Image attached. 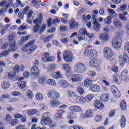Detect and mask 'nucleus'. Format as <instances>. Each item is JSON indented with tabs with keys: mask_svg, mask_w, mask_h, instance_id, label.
<instances>
[{
	"mask_svg": "<svg viewBox=\"0 0 129 129\" xmlns=\"http://www.w3.org/2000/svg\"><path fill=\"white\" fill-rule=\"evenodd\" d=\"M57 112L61 117L64 114H66V111L65 110H59Z\"/></svg>",
	"mask_w": 129,
	"mask_h": 129,
	"instance_id": "nucleus-64",
	"label": "nucleus"
},
{
	"mask_svg": "<svg viewBox=\"0 0 129 129\" xmlns=\"http://www.w3.org/2000/svg\"><path fill=\"white\" fill-rule=\"evenodd\" d=\"M100 98L102 102H107L109 100V95L108 94H102Z\"/></svg>",
	"mask_w": 129,
	"mask_h": 129,
	"instance_id": "nucleus-19",
	"label": "nucleus"
},
{
	"mask_svg": "<svg viewBox=\"0 0 129 129\" xmlns=\"http://www.w3.org/2000/svg\"><path fill=\"white\" fill-rule=\"evenodd\" d=\"M1 87L3 89H8L10 87V83L7 81H3L1 82Z\"/></svg>",
	"mask_w": 129,
	"mask_h": 129,
	"instance_id": "nucleus-29",
	"label": "nucleus"
},
{
	"mask_svg": "<svg viewBox=\"0 0 129 129\" xmlns=\"http://www.w3.org/2000/svg\"><path fill=\"white\" fill-rule=\"evenodd\" d=\"M128 71L127 70H124L121 73V77L122 80H126L128 77Z\"/></svg>",
	"mask_w": 129,
	"mask_h": 129,
	"instance_id": "nucleus-27",
	"label": "nucleus"
},
{
	"mask_svg": "<svg viewBox=\"0 0 129 129\" xmlns=\"http://www.w3.org/2000/svg\"><path fill=\"white\" fill-rule=\"evenodd\" d=\"M73 78H72V82H76L77 81H82L83 79L82 75L81 74H74L73 76Z\"/></svg>",
	"mask_w": 129,
	"mask_h": 129,
	"instance_id": "nucleus-14",
	"label": "nucleus"
},
{
	"mask_svg": "<svg viewBox=\"0 0 129 129\" xmlns=\"http://www.w3.org/2000/svg\"><path fill=\"white\" fill-rule=\"evenodd\" d=\"M69 29L70 30H74L77 27H78V23L75 21L74 18H72L69 20Z\"/></svg>",
	"mask_w": 129,
	"mask_h": 129,
	"instance_id": "nucleus-12",
	"label": "nucleus"
},
{
	"mask_svg": "<svg viewBox=\"0 0 129 129\" xmlns=\"http://www.w3.org/2000/svg\"><path fill=\"white\" fill-rule=\"evenodd\" d=\"M93 26L95 31H100V24H98V21L95 20L93 23Z\"/></svg>",
	"mask_w": 129,
	"mask_h": 129,
	"instance_id": "nucleus-24",
	"label": "nucleus"
},
{
	"mask_svg": "<svg viewBox=\"0 0 129 129\" xmlns=\"http://www.w3.org/2000/svg\"><path fill=\"white\" fill-rule=\"evenodd\" d=\"M75 98L76 102H77L78 104H84V103H85V98H83V97H80L77 95Z\"/></svg>",
	"mask_w": 129,
	"mask_h": 129,
	"instance_id": "nucleus-16",
	"label": "nucleus"
},
{
	"mask_svg": "<svg viewBox=\"0 0 129 129\" xmlns=\"http://www.w3.org/2000/svg\"><path fill=\"white\" fill-rule=\"evenodd\" d=\"M5 120L6 122H7V123H10V122L12 121V117L11 116V115H10V114H7L6 115V118H5Z\"/></svg>",
	"mask_w": 129,
	"mask_h": 129,
	"instance_id": "nucleus-52",
	"label": "nucleus"
},
{
	"mask_svg": "<svg viewBox=\"0 0 129 129\" xmlns=\"http://www.w3.org/2000/svg\"><path fill=\"white\" fill-rule=\"evenodd\" d=\"M88 75L89 76H90L91 77H94V76H95V75H96V73L94 71H89L88 72Z\"/></svg>",
	"mask_w": 129,
	"mask_h": 129,
	"instance_id": "nucleus-62",
	"label": "nucleus"
},
{
	"mask_svg": "<svg viewBox=\"0 0 129 129\" xmlns=\"http://www.w3.org/2000/svg\"><path fill=\"white\" fill-rule=\"evenodd\" d=\"M38 81L40 84H45L46 83V78L44 76H41L39 78Z\"/></svg>",
	"mask_w": 129,
	"mask_h": 129,
	"instance_id": "nucleus-46",
	"label": "nucleus"
},
{
	"mask_svg": "<svg viewBox=\"0 0 129 129\" xmlns=\"http://www.w3.org/2000/svg\"><path fill=\"white\" fill-rule=\"evenodd\" d=\"M85 113L88 118H91V117H93V111H92V110H87L86 111Z\"/></svg>",
	"mask_w": 129,
	"mask_h": 129,
	"instance_id": "nucleus-38",
	"label": "nucleus"
},
{
	"mask_svg": "<svg viewBox=\"0 0 129 129\" xmlns=\"http://www.w3.org/2000/svg\"><path fill=\"white\" fill-rule=\"evenodd\" d=\"M77 90L80 95H82L83 94H84V93H85L84 89H83V88H82L81 86H78L77 88Z\"/></svg>",
	"mask_w": 129,
	"mask_h": 129,
	"instance_id": "nucleus-45",
	"label": "nucleus"
},
{
	"mask_svg": "<svg viewBox=\"0 0 129 129\" xmlns=\"http://www.w3.org/2000/svg\"><path fill=\"white\" fill-rule=\"evenodd\" d=\"M111 91L113 94V95L116 97V98H119L120 96H121V94H120V91L118 90V88L115 85L112 86L111 87Z\"/></svg>",
	"mask_w": 129,
	"mask_h": 129,
	"instance_id": "nucleus-9",
	"label": "nucleus"
},
{
	"mask_svg": "<svg viewBox=\"0 0 129 129\" xmlns=\"http://www.w3.org/2000/svg\"><path fill=\"white\" fill-rule=\"evenodd\" d=\"M8 46H9V43H5L1 47V50H5V49H7L8 48Z\"/></svg>",
	"mask_w": 129,
	"mask_h": 129,
	"instance_id": "nucleus-63",
	"label": "nucleus"
},
{
	"mask_svg": "<svg viewBox=\"0 0 129 129\" xmlns=\"http://www.w3.org/2000/svg\"><path fill=\"white\" fill-rule=\"evenodd\" d=\"M26 95L29 99H32L34 96V94L30 90H28L26 91Z\"/></svg>",
	"mask_w": 129,
	"mask_h": 129,
	"instance_id": "nucleus-47",
	"label": "nucleus"
},
{
	"mask_svg": "<svg viewBox=\"0 0 129 129\" xmlns=\"http://www.w3.org/2000/svg\"><path fill=\"white\" fill-rule=\"evenodd\" d=\"M121 108L122 110H125L126 109V103L125 100H122L121 102Z\"/></svg>",
	"mask_w": 129,
	"mask_h": 129,
	"instance_id": "nucleus-49",
	"label": "nucleus"
},
{
	"mask_svg": "<svg viewBox=\"0 0 129 129\" xmlns=\"http://www.w3.org/2000/svg\"><path fill=\"white\" fill-rule=\"evenodd\" d=\"M90 90L92 92H99L100 91V86L97 85H92L90 87Z\"/></svg>",
	"mask_w": 129,
	"mask_h": 129,
	"instance_id": "nucleus-18",
	"label": "nucleus"
},
{
	"mask_svg": "<svg viewBox=\"0 0 129 129\" xmlns=\"http://www.w3.org/2000/svg\"><path fill=\"white\" fill-rule=\"evenodd\" d=\"M94 97V95L93 94H89L86 96V97L85 98V99L86 101L89 102V101H91V100L93 99Z\"/></svg>",
	"mask_w": 129,
	"mask_h": 129,
	"instance_id": "nucleus-42",
	"label": "nucleus"
},
{
	"mask_svg": "<svg viewBox=\"0 0 129 129\" xmlns=\"http://www.w3.org/2000/svg\"><path fill=\"white\" fill-rule=\"evenodd\" d=\"M119 60L122 64L124 65V64H126L127 62H128V56L126 54H124L123 56H120L119 57Z\"/></svg>",
	"mask_w": 129,
	"mask_h": 129,
	"instance_id": "nucleus-13",
	"label": "nucleus"
},
{
	"mask_svg": "<svg viewBox=\"0 0 129 129\" xmlns=\"http://www.w3.org/2000/svg\"><path fill=\"white\" fill-rule=\"evenodd\" d=\"M6 8H15V4H14L13 1H9L6 5Z\"/></svg>",
	"mask_w": 129,
	"mask_h": 129,
	"instance_id": "nucleus-53",
	"label": "nucleus"
},
{
	"mask_svg": "<svg viewBox=\"0 0 129 129\" xmlns=\"http://www.w3.org/2000/svg\"><path fill=\"white\" fill-rule=\"evenodd\" d=\"M11 94L13 96H21L22 95V94L18 91H13L11 93Z\"/></svg>",
	"mask_w": 129,
	"mask_h": 129,
	"instance_id": "nucleus-61",
	"label": "nucleus"
},
{
	"mask_svg": "<svg viewBox=\"0 0 129 129\" xmlns=\"http://www.w3.org/2000/svg\"><path fill=\"white\" fill-rule=\"evenodd\" d=\"M114 81L117 83V84H120L121 83V79H120V76L118 74H115L113 77Z\"/></svg>",
	"mask_w": 129,
	"mask_h": 129,
	"instance_id": "nucleus-28",
	"label": "nucleus"
},
{
	"mask_svg": "<svg viewBox=\"0 0 129 129\" xmlns=\"http://www.w3.org/2000/svg\"><path fill=\"white\" fill-rule=\"evenodd\" d=\"M104 56L106 59H110L113 56V51L109 47L104 49Z\"/></svg>",
	"mask_w": 129,
	"mask_h": 129,
	"instance_id": "nucleus-7",
	"label": "nucleus"
},
{
	"mask_svg": "<svg viewBox=\"0 0 129 129\" xmlns=\"http://www.w3.org/2000/svg\"><path fill=\"white\" fill-rule=\"evenodd\" d=\"M63 75L61 74L60 71L56 72V75L55 76H53V78H55V79H60V78H63Z\"/></svg>",
	"mask_w": 129,
	"mask_h": 129,
	"instance_id": "nucleus-48",
	"label": "nucleus"
},
{
	"mask_svg": "<svg viewBox=\"0 0 129 129\" xmlns=\"http://www.w3.org/2000/svg\"><path fill=\"white\" fill-rule=\"evenodd\" d=\"M119 18L121 20V21H127V18L123 15V14H121L119 15Z\"/></svg>",
	"mask_w": 129,
	"mask_h": 129,
	"instance_id": "nucleus-60",
	"label": "nucleus"
},
{
	"mask_svg": "<svg viewBox=\"0 0 129 129\" xmlns=\"http://www.w3.org/2000/svg\"><path fill=\"white\" fill-rule=\"evenodd\" d=\"M58 85L63 88H67V87H69V83L65 80L59 81L58 82Z\"/></svg>",
	"mask_w": 129,
	"mask_h": 129,
	"instance_id": "nucleus-23",
	"label": "nucleus"
},
{
	"mask_svg": "<svg viewBox=\"0 0 129 129\" xmlns=\"http://www.w3.org/2000/svg\"><path fill=\"white\" fill-rule=\"evenodd\" d=\"M35 97L37 100H38L39 101H41V100H43V99H44V96H43V94L41 93H37Z\"/></svg>",
	"mask_w": 129,
	"mask_h": 129,
	"instance_id": "nucleus-41",
	"label": "nucleus"
},
{
	"mask_svg": "<svg viewBox=\"0 0 129 129\" xmlns=\"http://www.w3.org/2000/svg\"><path fill=\"white\" fill-rule=\"evenodd\" d=\"M50 103L53 107H57L60 105V102L57 100H52L50 101Z\"/></svg>",
	"mask_w": 129,
	"mask_h": 129,
	"instance_id": "nucleus-35",
	"label": "nucleus"
},
{
	"mask_svg": "<svg viewBox=\"0 0 129 129\" xmlns=\"http://www.w3.org/2000/svg\"><path fill=\"white\" fill-rule=\"evenodd\" d=\"M47 84L49 85H51L52 86H56L57 85V83H56V81L53 79H48L46 81Z\"/></svg>",
	"mask_w": 129,
	"mask_h": 129,
	"instance_id": "nucleus-32",
	"label": "nucleus"
},
{
	"mask_svg": "<svg viewBox=\"0 0 129 129\" xmlns=\"http://www.w3.org/2000/svg\"><path fill=\"white\" fill-rule=\"evenodd\" d=\"M114 24L116 28L118 29H120L122 27V24H121V22L119 19H114Z\"/></svg>",
	"mask_w": 129,
	"mask_h": 129,
	"instance_id": "nucleus-31",
	"label": "nucleus"
},
{
	"mask_svg": "<svg viewBox=\"0 0 129 129\" xmlns=\"http://www.w3.org/2000/svg\"><path fill=\"white\" fill-rule=\"evenodd\" d=\"M8 77L9 79L16 81L17 80V77H16V73L13 72H11L8 73Z\"/></svg>",
	"mask_w": 129,
	"mask_h": 129,
	"instance_id": "nucleus-26",
	"label": "nucleus"
},
{
	"mask_svg": "<svg viewBox=\"0 0 129 129\" xmlns=\"http://www.w3.org/2000/svg\"><path fill=\"white\" fill-rule=\"evenodd\" d=\"M68 119H75L77 117V115L73 112H70L67 116Z\"/></svg>",
	"mask_w": 129,
	"mask_h": 129,
	"instance_id": "nucleus-30",
	"label": "nucleus"
},
{
	"mask_svg": "<svg viewBox=\"0 0 129 129\" xmlns=\"http://www.w3.org/2000/svg\"><path fill=\"white\" fill-rule=\"evenodd\" d=\"M80 34H81V35H84L85 36L87 35V30L85 28H81L79 30Z\"/></svg>",
	"mask_w": 129,
	"mask_h": 129,
	"instance_id": "nucleus-56",
	"label": "nucleus"
},
{
	"mask_svg": "<svg viewBox=\"0 0 129 129\" xmlns=\"http://www.w3.org/2000/svg\"><path fill=\"white\" fill-rule=\"evenodd\" d=\"M89 64L90 66L93 67H98L100 65V61L97 59H93L89 62Z\"/></svg>",
	"mask_w": 129,
	"mask_h": 129,
	"instance_id": "nucleus-20",
	"label": "nucleus"
},
{
	"mask_svg": "<svg viewBox=\"0 0 129 129\" xmlns=\"http://www.w3.org/2000/svg\"><path fill=\"white\" fill-rule=\"evenodd\" d=\"M48 96L51 99H58L60 97V94L55 91H50L48 93Z\"/></svg>",
	"mask_w": 129,
	"mask_h": 129,
	"instance_id": "nucleus-11",
	"label": "nucleus"
},
{
	"mask_svg": "<svg viewBox=\"0 0 129 129\" xmlns=\"http://www.w3.org/2000/svg\"><path fill=\"white\" fill-rule=\"evenodd\" d=\"M77 38L78 41H82L85 39V36L84 34H81L80 33L77 36Z\"/></svg>",
	"mask_w": 129,
	"mask_h": 129,
	"instance_id": "nucleus-54",
	"label": "nucleus"
},
{
	"mask_svg": "<svg viewBox=\"0 0 129 129\" xmlns=\"http://www.w3.org/2000/svg\"><path fill=\"white\" fill-rule=\"evenodd\" d=\"M108 12H109L110 14H111L113 17H116V12H115V11L114 10L108 9Z\"/></svg>",
	"mask_w": 129,
	"mask_h": 129,
	"instance_id": "nucleus-59",
	"label": "nucleus"
},
{
	"mask_svg": "<svg viewBox=\"0 0 129 129\" xmlns=\"http://www.w3.org/2000/svg\"><path fill=\"white\" fill-rule=\"evenodd\" d=\"M127 8V4H124L123 5H122L120 8L117 10V11H118L119 12L120 11H125V10Z\"/></svg>",
	"mask_w": 129,
	"mask_h": 129,
	"instance_id": "nucleus-50",
	"label": "nucleus"
},
{
	"mask_svg": "<svg viewBox=\"0 0 129 129\" xmlns=\"http://www.w3.org/2000/svg\"><path fill=\"white\" fill-rule=\"evenodd\" d=\"M92 84V80L87 78L84 80V85L85 87H89Z\"/></svg>",
	"mask_w": 129,
	"mask_h": 129,
	"instance_id": "nucleus-25",
	"label": "nucleus"
},
{
	"mask_svg": "<svg viewBox=\"0 0 129 129\" xmlns=\"http://www.w3.org/2000/svg\"><path fill=\"white\" fill-rule=\"evenodd\" d=\"M67 94L69 97H76L77 94L75 92L72 90H68L67 91Z\"/></svg>",
	"mask_w": 129,
	"mask_h": 129,
	"instance_id": "nucleus-37",
	"label": "nucleus"
},
{
	"mask_svg": "<svg viewBox=\"0 0 129 129\" xmlns=\"http://www.w3.org/2000/svg\"><path fill=\"white\" fill-rule=\"evenodd\" d=\"M10 55V51L9 50H6L5 51H3L0 53V58H3V57H7Z\"/></svg>",
	"mask_w": 129,
	"mask_h": 129,
	"instance_id": "nucleus-40",
	"label": "nucleus"
},
{
	"mask_svg": "<svg viewBox=\"0 0 129 129\" xmlns=\"http://www.w3.org/2000/svg\"><path fill=\"white\" fill-rule=\"evenodd\" d=\"M17 49H18L17 43L16 42H12L10 43L8 50L10 53H13V52L17 51Z\"/></svg>",
	"mask_w": 129,
	"mask_h": 129,
	"instance_id": "nucleus-17",
	"label": "nucleus"
},
{
	"mask_svg": "<svg viewBox=\"0 0 129 129\" xmlns=\"http://www.w3.org/2000/svg\"><path fill=\"white\" fill-rule=\"evenodd\" d=\"M91 19V16H90V14H88L87 16L86 15H84L83 16V21H84L85 23L87 22V21H90Z\"/></svg>",
	"mask_w": 129,
	"mask_h": 129,
	"instance_id": "nucleus-51",
	"label": "nucleus"
},
{
	"mask_svg": "<svg viewBox=\"0 0 129 129\" xmlns=\"http://www.w3.org/2000/svg\"><path fill=\"white\" fill-rule=\"evenodd\" d=\"M51 116V113L46 112L43 113L41 120V124L42 125H48L52 123V119L50 117Z\"/></svg>",
	"mask_w": 129,
	"mask_h": 129,
	"instance_id": "nucleus-4",
	"label": "nucleus"
},
{
	"mask_svg": "<svg viewBox=\"0 0 129 129\" xmlns=\"http://www.w3.org/2000/svg\"><path fill=\"white\" fill-rule=\"evenodd\" d=\"M56 67H57V66L56 64H51L48 67L47 69L48 70L51 71L52 70H55V69H56Z\"/></svg>",
	"mask_w": 129,
	"mask_h": 129,
	"instance_id": "nucleus-55",
	"label": "nucleus"
},
{
	"mask_svg": "<svg viewBox=\"0 0 129 129\" xmlns=\"http://www.w3.org/2000/svg\"><path fill=\"white\" fill-rule=\"evenodd\" d=\"M63 59L67 63H71L73 60V54L71 52L65 50L63 52Z\"/></svg>",
	"mask_w": 129,
	"mask_h": 129,
	"instance_id": "nucleus-6",
	"label": "nucleus"
},
{
	"mask_svg": "<svg viewBox=\"0 0 129 129\" xmlns=\"http://www.w3.org/2000/svg\"><path fill=\"white\" fill-rule=\"evenodd\" d=\"M34 41H30L28 42L25 46H23L21 48V50L23 52H25L27 55L32 54V53L37 49V46L34 45Z\"/></svg>",
	"mask_w": 129,
	"mask_h": 129,
	"instance_id": "nucleus-2",
	"label": "nucleus"
},
{
	"mask_svg": "<svg viewBox=\"0 0 129 129\" xmlns=\"http://www.w3.org/2000/svg\"><path fill=\"white\" fill-rule=\"evenodd\" d=\"M15 5L17 8H18V7H19V6H20L21 8H24V5L22 4V1H21V0H16V3H15Z\"/></svg>",
	"mask_w": 129,
	"mask_h": 129,
	"instance_id": "nucleus-57",
	"label": "nucleus"
},
{
	"mask_svg": "<svg viewBox=\"0 0 129 129\" xmlns=\"http://www.w3.org/2000/svg\"><path fill=\"white\" fill-rule=\"evenodd\" d=\"M126 124V119L124 116H122L120 121V126L122 128H124Z\"/></svg>",
	"mask_w": 129,
	"mask_h": 129,
	"instance_id": "nucleus-34",
	"label": "nucleus"
},
{
	"mask_svg": "<svg viewBox=\"0 0 129 129\" xmlns=\"http://www.w3.org/2000/svg\"><path fill=\"white\" fill-rule=\"evenodd\" d=\"M42 21H43V15L40 14L33 21L34 24H36V25L33 28L34 33H38V31H39V33L41 34L45 31L46 29L45 24H44L41 27V22Z\"/></svg>",
	"mask_w": 129,
	"mask_h": 129,
	"instance_id": "nucleus-1",
	"label": "nucleus"
},
{
	"mask_svg": "<svg viewBox=\"0 0 129 129\" xmlns=\"http://www.w3.org/2000/svg\"><path fill=\"white\" fill-rule=\"evenodd\" d=\"M86 69V66L82 63H77L74 67V71L76 73H84Z\"/></svg>",
	"mask_w": 129,
	"mask_h": 129,
	"instance_id": "nucleus-5",
	"label": "nucleus"
},
{
	"mask_svg": "<svg viewBox=\"0 0 129 129\" xmlns=\"http://www.w3.org/2000/svg\"><path fill=\"white\" fill-rule=\"evenodd\" d=\"M26 113L28 115H34V114H36V113H38V110H26Z\"/></svg>",
	"mask_w": 129,
	"mask_h": 129,
	"instance_id": "nucleus-43",
	"label": "nucleus"
},
{
	"mask_svg": "<svg viewBox=\"0 0 129 129\" xmlns=\"http://www.w3.org/2000/svg\"><path fill=\"white\" fill-rule=\"evenodd\" d=\"M32 5L36 9H40L41 5H40V2L38 0H32L31 1Z\"/></svg>",
	"mask_w": 129,
	"mask_h": 129,
	"instance_id": "nucleus-33",
	"label": "nucleus"
},
{
	"mask_svg": "<svg viewBox=\"0 0 129 129\" xmlns=\"http://www.w3.org/2000/svg\"><path fill=\"white\" fill-rule=\"evenodd\" d=\"M16 33L13 32L8 36V40L10 41V43H16Z\"/></svg>",
	"mask_w": 129,
	"mask_h": 129,
	"instance_id": "nucleus-22",
	"label": "nucleus"
},
{
	"mask_svg": "<svg viewBox=\"0 0 129 129\" xmlns=\"http://www.w3.org/2000/svg\"><path fill=\"white\" fill-rule=\"evenodd\" d=\"M62 68L64 70H66V71H68L70 69H71V67L68 64H63L62 65Z\"/></svg>",
	"mask_w": 129,
	"mask_h": 129,
	"instance_id": "nucleus-58",
	"label": "nucleus"
},
{
	"mask_svg": "<svg viewBox=\"0 0 129 129\" xmlns=\"http://www.w3.org/2000/svg\"><path fill=\"white\" fill-rule=\"evenodd\" d=\"M120 36L121 35L119 34V32H116V36L112 40V44L115 49H119L122 45V39Z\"/></svg>",
	"mask_w": 129,
	"mask_h": 129,
	"instance_id": "nucleus-3",
	"label": "nucleus"
},
{
	"mask_svg": "<svg viewBox=\"0 0 129 129\" xmlns=\"http://www.w3.org/2000/svg\"><path fill=\"white\" fill-rule=\"evenodd\" d=\"M30 71L33 78H37L40 74V70L38 67H32L31 68Z\"/></svg>",
	"mask_w": 129,
	"mask_h": 129,
	"instance_id": "nucleus-8",
	"label": "nucleus"
},
{
	"mask_svg": "<svg viewBox=\"0 0 129 129\" xmlns=\"http://www.w3.org/2000/svg\"><path fill=\"white\" fill-rule=\"evenodd\" d=\"M99 38L101 39V40L104 41V42H107V41H108L110 38V36L108 33H102L100 35Z\"/></svg>",
	"mask_w": 129,
	"mask_h": 129,
	"instance_id": "nucleus-15",
	"label": "nucleus"
},
{
	"mask_svg": "<svg viewBox=\"0 0 129 129\" xmlns=\"http://www.w3.org/2000/svg\"><path fill=\"white\" fill-rule=\"evenodd\" d=\"M17 85L21 88V89H23L26 87V82L23 81L19 80L17 82Z\"/></svg>",
	"mask_w": 129,
	"mask_h": 129,
	"instance_id": "nucleus-36",
	"label": "nucleus"
},
{
	"mask_svg": "<svg viewBox=\"0 0 129 129\" xmlns=\"http://www.w3.org/2000/svg\"><path fill=\"white\" fill-rule=\"evenodd\" d=\"M69 110L71 111V112H74L75 113H77L78 112H81L82 111V108L81 106H79L77 105L71 106L69 108Z\"/></svg>",
	"mask_w": 129,
	"mask_h": 129,
	"instance_id": "nucleus-10",
	"label": "nucleus"
},
{
	"mask_svg": "<svg viewBox=\"0 0 129 129\" xmlns=\"http://www.w3.org/2000/svg\"><path fill=\"white\" fill-rule=\"evenodd\" d=\"M94 105L95 107L96 108H98V109H103V108H104L103 103H102L100 101H96L94 102Z\"/></svg>",
	"mask_w": 129,
	"mask_h": 129,
	"instance_id": "nucleus-21",
	"label": "nucleus"
},
{
	"mask_svg": "<svg viewBox=\"0 0 129 129\" xmlns=\"http://www.w3.org/2000/svg\"><path fill=\"white\" fill-rule=\"evenodd\" d=\"M66 75L69 80H71L72 82V78H73V75L72 72L70 71H67L66 72Z\"/></svg>",
	"mask_w": 129,
	"mask_h": 129,
	"instance_id": "nucleus-39",
	"label": "nucleus"
},
{
	"mask_svg": "<svg viewBox=\"0 0 129 129\" xmlns=\"http://www.w3.org/2000/svg\"><path fill=\"white\" fill-rule=\"evenodd\" d=\"M111 20H112V18L110 16H108L106 19L104 20V23L106 25H110L111 24Z\"/></svg>",
	"mask_w": 129,
	"mask_h": 129,
	"instance_id": "nucleus-44",
	"label": "nucleus"
}]
</instances>
